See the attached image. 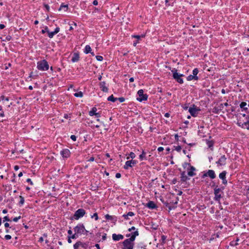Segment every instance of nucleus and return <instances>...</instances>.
I'll return each mask as SVG.
<instances>
[{"label":"nucleus","instance_id":"nucleus-1","mask_svg":"<svg viewBox=\"0 0 249 249\" xmlns=\"http://www.w3.org/2000/svg\"><path fill=\"white\" fill-rule=\"evenodd\" d=\"M37 68L38 70L46 71L49 69V65L48 62L44 59L37 62Z\"/></svg>","mask_w":249,"mask_h":249},{"label":"nucleus","instance_id":"nucleus-2","mask_svg":"<svg viewBox=\"0 0 249 249\" xmlns=\"http://www.w3.org/2000/svg\"><path fill=\"white\" fill-rule=\"evenodd\" d=\"M171 71L173 73V78L179 84H183V80L181 78V77L184 76V75L178 73L177 70L175 68L171 70Z\"/></svg>","mask_w":249,"mask_h":249},{"label":"nucleus","instance_id":"nucleus-3","mask_svg":"<svg viewBox=\"0 0 249 249\" xmlns=\"http://www.w3.org/2000/svg\"><path fill=\"white\" fill-rule=\"evenodd\" d=\"M86 214V211L83 209H79L75 211L73 216V218L75 220H78L79 218L83 217Z\"/></svg>","mask_w":249,"mask_h":249},{"label":"nucleus","instance_id":"nucleus-4","mask_svg":"<svg viewBox=\"0 0 249 249\" xmlns=\"http://www.w3.org/2000/svg\"><path fill=\"white\" fill-rule=\"evenodd\" d=\"M86 229L83 224H78L74 228V232L77 233L79 235L84 234Z\"/></svg>","mask_w":249,"mask_h":249},{"label":"nucleus","instance_id":"nucleus-5","mask_svg":"<svg viewBox=\"0 0 249 249\" xmlns=\"http://www.w3.org/2000/svg\"><path fill=\"white\" fill-rule=\"evenodd\" d=\"M133 242V241L130 240L128 238L124 240L123 242L124 247L123 249H133L134 245Z\"/></svg>","mask_w":249,"mask_h":249},{"label":"nucleus","instance_id":"nucleus-6","mask_svg":"<svg viewBox=\"0 0 249 249\" xmlns=\"http://www.w3.org/2000/svg\"><path fill=\"white\" fill-rule=\"evenodd\" d=\"M137 94L139 96V97L137 98V100L142 102L144 101H146L148 98V95L146 94L143 93V90L142 89H140L138 90Z\"/></svg>","mask_w":249,"mask_h":249},{"label":"nucleus","instance_id":"nucleus-7","mask_svg":"<svg viewBox=\"0 0 249 249\" xmlns=\"http://www.w3.org/2000/svg\"><path fill=\"white\" fill-rule=\"evenodd\" d=\"M209 177L211 179H214L216 177L215 172L213 170H209L206 172L204 173L202 176V178H205V177Z\"/></svg>","mask_w":249,"mask_h":249},{"label":"nucleus","instance_id":"nucleus-8","mask_svg":"<svg viewBox=\"0 0 249 249\" xmlns=\"http://www.w3.org/2000/svg\"><path fill=\"white\" fill-rule=\"evenodd\" d=\"M221 191V189L218 188L217 186L214 189V199L215 200L219 201L220 198L222 197L221 195L220 194Z\"/></svg>","mask_w":249,"mask_h":249},{"label":"nucleus","instance_id":"nucleus-9","mask_svg":"<svg viewBox=\"0 0 249 249\" xmlns=\"http://www.w3.org/2000/svg\"><path fill=\"white\" fill-rule=\"evenodd\" d=\"M137 163V161L136 160H127L125 162V164L124 166V169H128L129 167H132Z\"/></svg>","mask_w":249,"mask_h":249},{"label":"nucleus","instance_id":"nucleus-10","mask_svg":"<svg viewBox=\"0 0 249 249\" xmlns=\"http://www.w3.org/2000/svg\"><path fill=\"white\" fill-rule=\"evenodd\" d=\"M227 158L225 155L221 156L218 160L216 162V163L219 166L225 165L226 163Z\"/></svg>","mask_w":249,"mask_h":249},{"label":"nucleus","instance_id":"nucleus-11","mask_svg":"<svg viewBox=\"0 0 249 249\" xmlns=\"http://www.w3.org/2000/svg\"><path fill=\"white\" fill-rule=\"evenodd\" d=\"M239 106L242 111H245L247 113L249 112V105H248L246 102H242Z\"/></svg>","mask_w":249,"mask_h":249},{"label":"nucleus","instance_id":"nucleus-12","mask_svg":"<svg viewBox=\"0 0 249 249\" xmlns=\"http://www.w3.org/2000/svg\"><path fill=\"white\" fill-rule=\"evenodd\" d=\"M138 235H139V232L137 230L134 232H132L131 234H127L126 235V236L127 237H130L129 238L130 239V240H132V241H134V240H135L136 237Z\"/></svg>","mask_w":249,"mask_h":249},{"label":"nucleus","instance_id":"nucleus-13","mask_svg":"<svg viewBox=\"0 0 249 249\" xmlns=\"http://www.w3.org/2000/svg\"><path fill=\"white\" fill-rule=\"evenodd\" d=\"M61 155L63 158H67L70 157L71 153L69 149H64L60 152Z\"/></svg>","mask_w":249,"mask_h":249},{"label":"nucleus","instance_id":"nucleus-14","mask_svg":"<svg viewBox=\"0 0 249 249\" xmlns=\"http://www.w3.org/2000/svg\"><path fill=\"white\" fill-rule=\"evenodd\" d=\"M223 109V105L221 104L217 107H215L213 109V112L214 113H219V112Z\"/></svg>","mask_w":249,"mask_h":249},{"label":"nucleus","instance_id":"nucleus-15","mask_svg":"<svg viewBox=\"0 0 249 249\" xmlns=\"http://www.w3.org/2000/svg\"><path fill=\"white\" fill-rule=\"evenodd\" d=\"M196 170V168L193 166H190V168L188 169L187 175L190 177H193L196 175V173L194 172Z\"/></svg>","mask_w":249,"mask_h":249},{"label":"nucleus","instance_id":"nucleus-16","mask_svg":"<svg viewBox=\"0 0 249 249\" xmlns=\"http://www.w3.org/2000/svg\"><path fill=\"white\" fill-rule=\"evenodd\" d=\"M199 110V109H197L196 108L190 107L189 109V112L193 117H196L197 116V112Z\"/></svg>","mask_w":249,"mask_h":249},{"label":"nucleus","instance_id":"nucleus-17","mask_svg":"<svg viewBox=\"0 0 249 249\" xmlns=\"http://www.w3.org/2000/svg\"><path fill=\"white\" fill-rule=\"evenodd\" d=\"M100 88H101V90L105 92H107L108 91V88L106 86V82H102L99 84Z\"/></svg>","mask_w":249,"mask_h":249},{"label":"nucleus","instance_id":"nucleus-18","mask_svg":"<svg viewBox=\"0 0 249 249\" xmlns=\"http://www.w3.org/2000/svg\"><path fill=\"white\" fill-rule=\"evenodd\" d=\"M124 238V236L122 234H116L114 233L112 234V239L114 241H119Z\"/></svg>","mask_w":249,"mask_h":249},{"label":"nucleus","instance_id":"nucleus-19","mask_svg":"<svg viewBox=\"0 0 249 249\" xmlns=\"http://www.w3.org/2000/svg\"><path fill=\"white\" fill-rule=\"evenodd\" d=\"M146 206L151 209H154L157 207L155 203L152 201H149L147 203H146Z\"/></svg>","mask_w":249,"mask_h":249},{"label":"nucleus","instance_id":"nucleus-20","mask_svg":"<svg viewBox=\"0 0 249 249\" xmlns=\"http://www.w3.org/2000/svg\"><path fill=\"white\" fill-rule=\"evenodd\" d=\"M180 178H181V180L183 182H185L187 180L189 179V178H188V177L186 175V173L185 171L181 172Z\"/></svg>","mask_w":249,"mask_h":249},{"label":"nucleus","instance_id":"nucleus-21","mask_svg":"<svg viewBox=\"0 0 249 249\" xmlns=\"http://www.w3.org/2000/svg\"><path fill=\"white\" fill-rule=\"evenodd\" d=\"M79 60V55L78 53H74L71 58V61L72 62H76L78 61Z\"/></svg>","mask_w":249,"mask_h":249},{"label":"nucleus","instance_id":"nucleus-22","mask_svg":"<svg viewBox=\"0 0 249 249\" xmlns=\"http://www.w3.org/2000/svg\"><path fill=\"white\" fill-rule=\"evenodd\" d=\"M238 124L242 128H245L249 130V120H248L246 122L243 123L242 125H241L240 123H238Z\"/></svg>","mask_w":249,"mask_h":249},{"label":"nucleus","instance_id":"nucleus-23","mask_svg":"<svg viewBox=\"0 0 249 249\" xmlns=\"http://www.w3.org/2000/svg\"><path fill=\"white\" fill-rule=\"evenodd\" d=\"M135 215L134 213L132 212H129L127 214H124L123 216L124 217V218L126 220H127L129 219V216H133Z\"/></svg>","mask_w":249,"mask_h":249},{"label":"nucleus","instance_id":"nucleus-24","mask_svg":"<svg viewBox=\"0 0 249 249\" xmlns=\"http://www.w3.org/2000/svg\"><path fill=\"white\" fill-rule=\"evenodd\" d=\"M68 4L64 5V4H62L59 8V11L64 10V12H66L68 10Z\"/></svg>","mask_w":249,"mask_h":249},{"label":"nucleus","instance_id":"nucleus-25","mask_svg":"<svg viewBox=\"0 0 249 249\" xmlns=\"http://www.w3.org/2000/svg\"><path fill=\"white\" fill-rule=\"evenodd\" d=\"M206 143L209 148L213 150L214 142L213 141L206 140Z\"/></svg>","mask_w":249,"mask_h":249},{"label":"nucleus","instance_id":"nucleus-26","mask_svg":"<svg viewBox=\"0 0 249 249\" xmlns=\"http://www.w3.org/2000/svg\"><path fill=\"white\" fill-rule=\"evenodd\" d=\"M84 53L86 54H88L89 53H91V47H90L89 45H86L85 48V49H84Z\"/></svg>","mask_w":249,"mask_h":249},{"label":"nucleus","instance_id":"nucleus-27","mask_svg":"<svg viewBox=\"0 0 249 249\" xmlns=\"http://www.w3.org/2000/svg\"><path fill=\"white\" fill-rule=\"evenodd\" d=\"M198 79V77L197 76H193V75H190L187 77L188 81H191L192 80H197Z\"/></svg>","mask_w":249,"mask_h":249},{"label":"nucleus","instance_id":"nucleus-28","mask_svg":"<svg viewBox=\"0 0 249 249\" xmlns=\"http://www.w3.org/2000/svg\"><path fill=\"white\" fill-rule=\"evenodd\" d=\"M146 153L144 150H142V154L139 156V158L141 160H146Z\"/></svg>","mask_w":249,"mask_h":249},{"label":"nucleus","instance_id":"nucleus-29","mask_svg":"<svg viewBox=\"0 0 249 249\" xmlns=\"http://www.w3.org/2000/svg\"><path fill=\"white\" fill-rule=\"evenodd\" d=\"M97 111V108L95 107H93L92 108L91 110L89 112V115L90 116H92L94 115Z\"/></svg>","mask_w":249,"mask_h":249},{"label":"nucleus","instance_id":"nucleus-30","mask_svg":"<svg viewBox=\"0 0 249 249\" xmlns=\"http://www.w3.org/2000/svg\"><path fill=\"white\" fill-rule=\"evenodd\" d=\"M226 174H227V172L226 171H223L221 173L219 174V177L221 179H224V178H226Z\"/></svg>","mask_w":249,"mask_h":249},{"label":"nucleus","instance_id":"nucleus-31","mask_svg":"<svg viewBox=\"0 0 249 249\" xmlns=\"http://www.w3.org/2000/svg\"><path fill=\"white\" fill-rule=\"evenodd\" d=\"M107 100L112 102H115L117 100V98H115L113 95H111L107 98Z\"/></svg>","mask_w":249,"mask_h":249},{"label":"nucleus","instance_id":"nucleus-32","mask_svg":"<svg viewBox=\"0 0 249 249\" xmlns=\"http://www.w3.org/2000/svg\"><path fill=\"white\" fill-rule=\"evenodd\" d=\"M82 245V243L80 241L77 242L74 245V249H78V248Z\"/></svg>","mask_w":249,"mask_h":249},{"label":"nucleus","instance_id":"nucleus-33","mask_svg":"<svg viewBox=\"0 0 249 249\" xmlns=\"http://www.w3.org/2000/svg\"><path fill=\"white\" fill-rule=\"evenodd\" d=\"M74 96L76 97H82L83 96V93L81 91H79L78 92H76L74 94Z\"/></svg>","mask_w":249,"mask_h":249},{"label":"nucleus","instance_id":"nucleus-34","mask_svg":"<svg viewBox=\"0 0 249 249\" xmlns=\"http://www.w3.org/2000/svg\"><path fill=\"white\" fill-rule=\"evenodd\" d=\"M136 156H135V154L134 153L131 152L129 154V157H127V159L128 160L130 158H131L132 159V160H133V159H134L135 158Z\"/></svg>","mask_w":249,"mask_h":249},{"label":"nucleus","instance_id":"nucleus-35","mask_svg":"<svg viewBox=\"0 0 249 249\" xmlns=\"http://www.w3.org/2000/svg\"><path fill=\"white\" fill-rule=\"evenodd\" d=\"M19 198H20V201L19 202V204L20 205H22L24 203V198L21 196H19Z\"/></svg>","mask_w":249,"mask_h":249},{"label":"nucleus","instance_id":"nucleus-36","mask_svg":"<svg viewBox=\"0 0 249 249\" xmlns=\"http://www.w3.org/2000/svg\"><path fill=\"white\" fill-rule=\"evenodd\" d=\"M198 73V70L197 68H195L193 71V76H197V74Z\"/></svg>","mask_w":249,"mask_h":249},{"label":"nucleus","instance_id":"nucleus-37","mask_svg":"<svg viewBox=\"0 0 249 249\" xmlns=\"http://www.w3.org/2000/svg\"><path fill=\"white\" fill-rule=\"evenodd\" d=\"M55 35L53 32H50L49 31L48 32V36L52 38L53 37L54 35Z\"/></svg>","mask_w":249,"mask_h":249},{"label":"nucleus","instance_id":"nucleus-38","mask_svg":"<svg viewBox=\"0 0 249 249\" xmlns=\"http://www.w3.org/2000/svg\"><path fill=\"white\" fill-rule=\"evenodd\" d=\"M91 217L92 218H94L95 220H97L98 219V216L97 213H94L92 215H91Z\"/></svg>","mask_w":249,"mask_h":249},{"label":"nucleus","instance_id":"nucleus-39","mask_svg":"<svg viewBox=\"0 0 249 249\" xmlns=\"http://www.w3.org/2000/svg\"><path fill=\"white\" fill-rule=\"evenodd\" d=\"M0 116L1 117H3L4 116V112L2 110V107L1 106H0Z\"/></svg>","mask_w":249,"mask_h":249},{"label":"nucleus","instance_id":"nucleus-40","mask_svg":"<svg viewBox=\"0 0 249 249\" xmlns=\"http://www.w3.org/2000/svg\"><path fill=\"white\" fill-rule=\"evenodd\" d=\"M79 236V235L76 233V232H74V233L73 234H72L71 236L70 237L74 239H76L77 238H78Z\"/></svg>","mask_w":249,"mask_h":249},{"label":"nucleus","instance_id":"nucleus-41","mask_svg":"<svg viewBox=\"0 0 249 249\" xmlns=\"http://www.w3.org/2000/svg\"><path fill=\"white\" fill-rule=\"evenodd\" d=\"M239 240V238H237L236 240V243H234L233 241H232L231 243V246H237L238 245V243L237 242Z\"/></svg>","mask_w":249,"mask_h":249},{"label":"nucleus","instance_id":"nucleus-42","mask_svg":"<svg viewBox=\"0 0 249 249\" xmlns=\"http://www.w3.org/2000/svg\"><path fill=\"white\" fill-rule=\"evenodd\" d=\"M175 149L178 152H180L181 150V147L179 145L174 146Z\"/></svg>","mask_w":249,"mask_h":249},{"label":"nucleus","instance_id":"nucleus-43","mask_svg":"<svg viewBox=\"0 0 249 249\" xmlns=\"http://www.w3.org/2000/svg\"><path fill=\"white\" fill-rule=\"evenodd\" d=\"M96 59L98 60V61H101L103 60V56H101V55H96Z\"/></svg>","mask_w":249,"mask_h":249},{"label":"nucleus","instance_id":"nucleus-44","mask_svg":"<svg viewBox=\"0 0 249 249\" xmlns=\"http://www.w3.org/2000/svg\"><path fill=\"white\" fill-rule=\"evenodd\" d=\"M48 31H49V29H48V27L46 26V27H45L44 29L42 30V31H41V33H42V34H44V33H45L46 32H47V33H48Z\"/></svg>","mask_w":249,"mask_h":249},{"label":"nucleus","instance_id":"nucleus-45","mask_svg":"<svg viewBox=\"0 0 249 249\" xmlns=\"http://www.w3.org/2000/svg\"><path fill=\"white\" fill-rule=\"evenodd\" d=\"M166 239V236L164 235H162L161 237V241H162V243H165V241Z\"/></svg>","mask_w":249,"mask_h":249},{"label":"nucleus","instance_id":"nucleus-46","mask_svg":"<svg viewBox=\"0 0 249 249\" xmlns=\"http://www.w3.org/2000/svg\"><path fill=\"white\" fill-rule=\"evenodd\" d=\"M117 100H119L120 103L124 102L125 100V99L124 97H120L117 98Z\"/></svg>","mask_w":249,"mask_h":249},{"label":"nucleus","instance_id":"nucleus-47","mask_svg":"<svg viewBox=\"0 0 249 249\" xmlns=\"http://www.w3.org/2000/svg\"><path fill=\"white\" fill-rule=\"evenodd\" d=\"M105 218L107 220H111L112 219V216L107 214L105 215Z\"/></svg>","mask_w":249,"mask_h":249},{"label":"nucleus","instance_id":"nucleus-48","mask_svg":"<svg viewBox=\"0 0 249 249\" xmlns=\"http://www.w3.org/2000/svg\"><path fill=\"white\" fill-rule=\"evenodd\" d=\"M4 238L6 240H8L11 239L12 237L10 235L7 234L5 236Z\"/></svg>","mask_w":249,"mask_h":249},{"label":"nucleus","instance_id":"nucleus-49","mask_svg":"<svg viewBox=\"0 0 249 249\" xmlns=\"http://www.w3.org/2000/svg\"><path fill=\"white\" fill-rule=\"evenodd\" d=\"M21 218V216H19L18 217H16L15 218H13V221L14 222H17L19 219H20Z\"/></svg>","mask_w":249,"mask_h":249},{"label":"nucleus","instance_id":"nucleus-50","mask_svg":"<svg viewBox=\"0 0 249 249\" xmlns=\"http://www.w3.org/2000/svg\"><path fill=\"white\" fill-rule=\"evenodd\" d=\"M76 136H75V135H71V139L73 141H75L76 140Z\"/></svg>","mask_w":249,"mask_h":249},{"label":"nucleus","instance_id":"nucleus-51","mask_svg":"<svg viewBox=\"0 0 249 249\" xmlns=\"http://www.w3.org/2000/svg\"><path fill=\"white\" fill-rule=\"evenodd\" d=\"M59 30H60V28L59 27H56L55 29V30L53 31V32L55 34H57L59 32Z\"/></svg>","mask_w":249,"mask_h":249},{"label":"nucleus","instance_id":"nucleus-52","mask_svg":"<svg viewBox=\"0 0 249 249\" xmlns=\"http://www.w3.org/2000/svg\"><path fill=\"white\" fill-rule=\"evenodd\" d=\"M10 221V219L9 218V217L7 216H5L3 217V221Z\"/></svg>","mask_w":249,"mask_h":249},{"label":"nucleus","instance_id":"nucleus-53","mask_svg":"<svg viewBox=\"0 0 249 249\" xmlns=\"http://www.w3.org/2000/svg\"><path fill=\"white\" fill-rule=\"evenodd\" d=\"M0 99L1 100H5L6 101H9V98L8 97H5L3 95L0 96Z\"/></svg>","mask_w":249,"mask_h":249},{"label":"nucleus","instance_id":"nucleus-54","mask_svg":"<svg viewBox=\"0 0 249 249\" xmlns=\"http://www.w3.org/2000/svg\"><path fill=\"white\" fill-rule=\"evenodd\" d=\"M222 183L224 185H226L227 184V180L226 179V178H224V179H222Z\"/></svg>","mask_w":249,"mask_h":249},{"label":"nucleus","instance_id":"nucleus-55","mask_svg":"<svg viewBox=\"0 0 249 249\" xmlns=\"http://www.w3.org/2000/svg\"><path fill=\"white\" fill-rule=\"evenodd\" d=\"M115 177L116 178H121V175L120 173H118L116 174Z\"/></svg>","mask_w":249,"mask_h":249},{"label":"nucleus","instance_id":"nucleus-56","mask_svg":"<svg viewBox=\"0 0 249 249\" xmlns=\"http://www.w3.org/2000/svg\"><path fill=\"white\" fill-rule=\"evenodd\" d=\"M94 160V158L93 157H90L88 160V161H93Z\"/></svg>","mask_w":249,"mask_h":249},{"label":"nucleus","instance_id":"nucleus-57","mask_svg":"<svg viewBox=\"0 0 249 249\" xmlns=\"http://www.w3.org/2000/svg\"><path fill=\"white\" fill-rule=\"evenodd\" d=\"M163 149H163V148L162 147H159L158 148V151L159 152H161V151H162L163 150Z\"/></svg>","mask_w":249,"mask_h":249},{"label":"nucleus","instance_id":"nucleus-58","mask_svg":"<svg viewBox=\"0 0 249 249\" xmlns=\"http://www.w3.org/2000/svg\"><path fill=\"white\" fill-rule=\"evenodd\" d=\"M107 238V234L104 233V235L102 236V239L103 240H105Z\"/></svg>","mask_w":249,"mask_h":249},{"label":"nucleus","instance_id":"nucleus-59","mask_svg":"<svg viewBox=\"0 0 249 249\" xmlns=\"http://www.w3.org/2000/svg\"><path fill=\"white\" fill-rule=\"evenodd\" d=\"M12 37L10 36H7L6 37V39L8 41H9L11 39Z\"/></svg>","mask_w":249,"mask_h":249},{"label":"nucleus","instance_id":"nucleus-60","mask_svg":"<svg viewBox=\"0 0 249 249\" xmlns=\"http://www.w3.org/2000/svg\"><path fill=\"white\" fill-rule=\"evenodd\" d=\"M92 3L94 5H97L98 4V1L97 0H93Z\"/></svg>","mask_w":249,"mask_h":249},{"label":"nucleus","instance_id":"nucleus-61","mask_svg":"<svg viewBox=\"0 0 249 249\" xmlns=\"http://www.w3.org/2000/svg\"><path fill=\"white\" fill-rule=\"evenodd\" d=\"M26 181L27 182L30 183L31 185H33V182L30 178H28Z\"/></svg>","mask_w":249,"mask_h":249},{"label":"nucleus","instance_id":"nucleus-62","mask_svg":"<svg viewBox=\"0 0 249 249\" xmlns=\"http://www.w3.org/2000/svg\"><path fill=\"white\" fill-rule=\"evenodd\" d=\"M71 239H72V238L70 236H68V242L69 243H71Z\"/></svg>","mask_w":249,"mask_h":249},{"label":"nucleus","instance_id":"nucleus-63","mask_svg":"<svg viewBox=\"0 0 249 249\" xmlns=\"http://www.w3.org/2000/svg\"><path fill=\"white\" fill-rule=\"evenodd\" d=\"M5 27V25L4 24H0V29H3Z\"/></svg>","mask_w":249,"mask_h":249},{"label":"nucleus","instance_id":"nucleus-64","mask_svg":"<svg viewBox=\"0 0 249 249\" xmlns=\"http://www.w3.org/2000/svg\"><path fill=\"white\" fill-rule=\"evenodd\" d=\"M18 169H19V167H18V165H15V166H14V169H15V170L17 171V170H18Z\"/></svg>","mask_w":249,"mask_h":249}]
</instances>
